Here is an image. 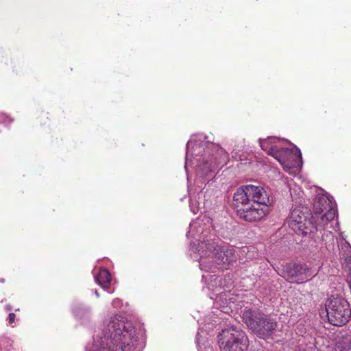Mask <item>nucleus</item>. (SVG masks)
<instances>
[{
  "label": "nucleus",
  "mask_w": 351,
  "mask_h": 351,
  "mask_svg": "<svg viewBox=\"0 0 351 351\" xmlns=\"http://www.w3.org/2000/svg\"><path fill=\"white\" fill-rule=\"evenodd\" d=\"M111 324V351H141L142 346L130 321L116 318Z\"/></svg>",
  "instance_id": "1"
},
{
  "label": "nucleus",
  "mask_w": 351,
  "mask_h": 351,
  "mask_svg": "<svg viewBox=\"0 0 351 351\" xmlns=\"http://www.w3.org/2000/svg\"><path fill=\"white\" fill-rule=\"evenodd\" d=\"M243 320L250 330L263 339L269 337L277 328V322L274 319L250 309L243 312Z\"/></svg>",
  "instance_id": "2"
},
{
  "label": "nucleus",
  "mask_w": 351,
  "mask_h": 351,
  "mask_svg": "<svg viewBox=\"0 0 351 351\" xmlns=\"http://www.w3.org/2000/svg\"><path fill=\"white\" fill-rule=\"evenodd\" d=\"M218 337L221 351H244L247 348L245 333L236 327L222 330Z\"/></svg>",
  "instance_id": "3"
},
{
  "label": "nucleus",
  "mask_w": 351,
  "mask_h": 351,
  "mask_svg": "<svg viewBox=\"0 0 351 351\" xmlns=\"http://www.w3.org/2000/svg\"><path fill=\"white\" fill-rule=\"evenodd\" d=\"M328 322L337 326L346 324L351 316L349 302L343 298L329 299L326 304Z\"/></svg>",
  "instance_id": "4"
},
{
  "label": "nucleus",
  "mask_w": 351,
  "mask_h": 351,
  "mask_svg": "<svg viewBox=\"0 0 351 351\" xmlns=\"http://www.w3.org/2000/svg\"><path fill=\"white\" fill-rule=\"evenodd\" d=\"M313 220H315V217L308 213L307 208L303 210L300 208H295L291 212L288 224L296 233L307 234L317 231V227L319 226V224H316Z\"/></svg>",
  "instance_id": "5"
},
{
  "label": "nucleus",
  "mask_w": 351,
  "mask_h": 351,
  "mask_svg": "<svg viewBox=\"0 0 351 351\" xmlns=\"http://www.w3.org/2000/svg\"><path fill=\"white\" fill-rule=\"evenodd\" d=\"M241 202H249L268 207L270 205L269 196L261 186L248 184L238 188L233 196Z\"/></svg>",
  "instance_id": "6"
},
{
  "label": "nucleus",
  "mask_w": 351,
  "mask_h": 351,
  "mask_svg": "<svg viewBox=\"0 0 351 351\" xmlns=\"http://www.w3.org/2000/svg\"><path fill=\"white\" fill-rule=\"evenodd\" d=\"M241 202V200L233 198L232 204L239 217L245 221H260L267 213V207L266 206Z\"/></svg>",
  "instance_id": "7"
},
{
  "label": "nucleus",
  "mask_w": 351,
  "mask_h": 351,
  "mask_svg": "<svg viewBox=\"0 0 351 351\" xmlns=\"http://www.w3.org/2000/svg\"><path fill=\"white\" fill-rule=\"evenodd\" d=\"M336 210L333 207L332 202L324 195L316 198L313 204V216L315 219H320L319 226H324L328 222L333 220L336 215Z\"/></svg>",
  "instance_id": "8"
},
{
  "label": "nucleus",
  "mask_w": 351,
  "mask_h": 351,
  "mask_svg": "<svg viewBox=\"0 0 351 351\" xmlns=\"http://www.w3.org/2000/svg\"><path fill=\"white\" fill-rule=\"evenodd\" d=\"M312 276L311 268L305 264H289L285 270V278L291 283H301Z\"/></svg>",
  "instance_id": "9"
},
{
  "label": "nucleus",
  "mask_w": 351,
  "mask_h": 351,
  "mask_svg": "<svg viewBox=\"0 0 351 351\" xmlns=\"http://www.w3.org/2000/svg\"><path fill=\"white\" fill-rule=\"evenodd\" d=\"M276 159L284 169H291L297 166L301 159V154L299 152L281 147L280 151L276 154Z\"/></svg>",
  "instance_id": "10"
},
{
  "label": "nucleus",
  "mask_w": 351,
  "mask_h": 351,
  "mask_svg": "<svg viewBox=\"0 0 351 351\" xmlns=\"http://www.w3.org/2000/svg\"><path fill=\"white\" fill-rule=\"evenodd\" d=\"M215 263L223 269H228L230 264L236 261L234 250L226 247H221L218 250V252H215L213 257Z\"/></svg>",
  "instance_id": "11"
},
{
  "label": "nucleus",
  "mask_w": 351,
  "mask_h": 351,
  "mask_svg": "<svg viewBox=\"0 0 351 351\" xmlns=\"http://www.w3.org/2000/svg\"><path fill=\"white\" fill-rule=\"evenodd\" d=\"M108 326L109 324L105 322L104 328L99 332L95 340L94 351H110V329Z\"/></svg>",
  "instance_id": "12"
},
{
  "label": "nucleus",
  "mask_w": 351,
  "mask_h": 351,
  "mask_svg": "<svg viewBox=\"0 0 351 351\" xmlns=\"http://www.w3.org/2000/svg\"><path fill=\"white\" fill-rule=\"evenodd\" d=\"M260 145L268 155L273 156L274 158L276 154L281 148L280 141L274 137H269L260 141Z\"/></svg>",
  "instance_id": "13"
},
{
  "label": "nucleus",
  "mask_w": 351,
  "mask_h": 351,
  "mask_svg": "<svg viewBox=\"0 0 351 351\" xmlns=\"http://www.w3.org/2000/svg\"><path fill=\"white\" fill-rule=\"evenodd\" d=\"M95 281L104 289L108 290L110 287V271L107 269H101L95 277Z\"/></svg>",
  "instance_id": "14"
},
{
  "label": "nucleus",
  "mask_w": 351,
  "mask_h": 351,
  "mask_svg": "<svg viewBox=\"0 0 351 351\" xmlns=\"http://www.w3.org/2000/svg\"><path fill=\"white\" fill-rule=\"evenodd\" d=\"M72 311L75 317L82 318L88 312V309L80 302H74L72 304Z\"/></svg>",
  "instance_id": "15"
},
{
  "label": "nucleus",
  "mask_w": 351,
  "mask_h": 351,
  "mask_svg": "<svg viewBox=\"0 0 351 351\" xmlns=\"http://www.w3.org/2000/svg\"><path fill=\"white\" fill-rule=\"evenodd\" d=\"M205 247L206 252H209L208 256L213 257L215 256V252H218V250L221 249V246H219L216 242L213 241L206 240L204 241Z\"/></svg>",
  "instance_id": "16"
},
{
  "label": "nucleus",
  "mask_w": 351,
  "mask_h": 351,
  "mask_svg": "<svg viewBox=\"0 0 351 351\" xmlns=\"http://www.w3.org/2000/svg\"><path fill=\"white\" fill-rule=\"evenodd\" d=\"M15 318L16 315L14 313H10L7 318L8 324L10 325L12 324L15 321Z\"/></svg>",
  "instance_id": "17"
},
{
  "label": "nucleus",
  "mask_w": 351,
  "mask_h": 351,
  "mask_svg": "<svg viewBox=\"0 0 351 351\" xmlns=\"http://www.w3.org/2000/svg\"><path fill=\"white\" fill-rule=\"evenodd\" d=\"M4 308L6 311H10L12 310V306L10 304H6Z\"/></svg>",
  "instance_id": "18"
},
{
  "label": "nucleus",
  "mask_w": 351,
  "mask_h": 351,
  "mask_svg": "<svg viewBox=\"0 0 351 351\" xmlns=\"http://www.w3.org/2000/svg\"><path fill=\"white\" fill-rule=\"evenodd\" d=\"M95 293L96 296L98 298L99 297V293H98L97 290L95 291Z\"/></svg>",
  "instance_id": "19"
}]
</instances>
